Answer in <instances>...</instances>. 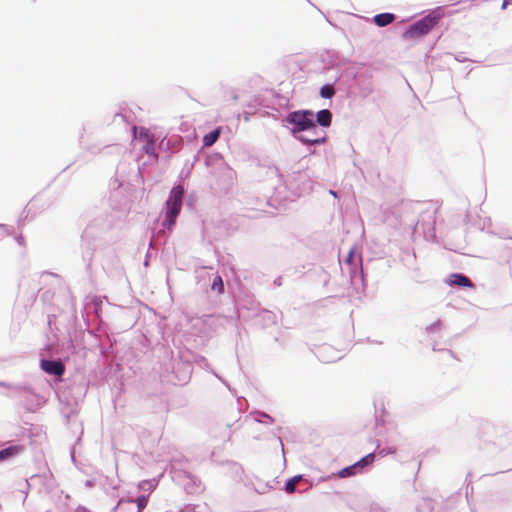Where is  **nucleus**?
I'll list each match as a JSON object with an SVG mask.
<instances>
[{"mask_svg": "<svg viewBox=\"0 0 512 512\" xmlns=\"http://www.w3.org/2000/svg\"><path fill=\"white\" fill-rule=\"evenodd\" d=\"M444 14L440 9L434 10L417 22L409 26L403 33V38L414 40L427 35L443 18Z\"/></svg>", "mask_w": 512, "mask_h": 512, "instance_id": "obj_1", "label": "nucleus"}, {"mask_svg": "<svg viewBox=\"0 0 512 512\" xmlns=\"http://www.w3.org/2000/svg\"><path fill=\"white\" fill-rule=\"evenodd\" d=\"M183 196V186L177 185L172 188L166 201V219L163 222V225L166 226L169 230H171L175 225L176 218L181 211Z\"/></svg>", "mask_w": 512, "mask_h": 512, "instance_id": "obj_2", "label": "nucleus"}, {"mask_svg": "<svg viewBox=\"0 0 512 512\" xmlns=\"http://www.w3.org/2000/svg\"><path fill=\"white\" fill-rule=\"evenodd\" d=\"M286 121L293 126L291 131L294 135L304 131H312L316 134L314 113L310 110L293 111L288 114Z\"/></svg>", "mask_w": 512, "mask_h": 512, "instance_id": "obj_3", "label": "nucleus"}, {"mask_svg": "<svg viewBox=\"0 0 512 512\" xmlns=\"http://www.w3.org/2000/svg\"><path fill=\"white\" fill-rule=\"evenodd\" d=\"M40 367L50 375L62 376L65 372V366L61 361L41 360Z\"/></svg>", "mask_w": 512, "mask_h": 512, "instance_id": "obj_4", "label": "nucleus"}, {"mask_svg": "<svg viewBox=\"0 0 512 512\" xmlns=\"http://www.w3.org/2000/svg\"><path fill=\"white\" fill-rule=\"evenodd\" d=\"M311 133V137H307L304 135H299L297 138L304 144H323L326 142V133L324 131H321V135H319L318 129L316 128V134H314L312 131H309Z\"/></svg>", "mask_w": 512, "mask_h": 512, "instance_id": "obj_5", "label": "nucleus"}, {"mask_svg": "<svg viewBox=\"0 0 512 512\" xmlns=\"http://www.w3.org/2000/svg\"><path fill=\"white\" fill-rule=\"evenodd\" d=\"M449 283L451 285H457L462 287H473L471 280L463 274H451Z\"/></svg>", "mask_w": 512, "mask_h": 512, "instance_id": "obj_6", "label": "nucleus"}, {"mask_svg": "<svg viewBox=\"0 0 512 512\" xmlns=\"http://www.w3.org/2000/svg\"><path fill=\"white\" fill-rule=\"evenodd\" d=\"M395 20V15L392 13H382L374 17V22L379 27H384L391 24Z\"/></svg>", "mask_w": 512, "mask_h": 512, "instance_id": "obj_7", "label": "nucleus"}, {"mask_svg": "<svg viewBox=\"0 0 512 512\" xmlns=\"http://www.w3.org/2000/svg\"><path fill=\"white\" fill-rule=\"evenodd\" d=\"M24 450L23 446L15 445L0 451V461L13 457Z\"/></svg>", "mask_w": 512, "mask_h": 512, "instance_id": "obj_8", "label": "nucleus"}, {"mask_svg": "<svg viewBox=\"0 0 512 512\" xmlns=\"http://www.w3.org/2000/svg\"><path fill=\"white\" fill-rule=\"evenodd\" d=\"M317 122L323 127H329L332 122V114L329 110L323 109L317 113Z\"/></svg>", "mask_w": 512, "mask_h": 512, "instance_id": "obj_9", "label": "nucleus"}, {"mask_svg": "<svg viewBox=\"0 0 512 512\" xmlns=\"http://www.w3.org/2000/svg\"><path fill=\"white\" fill-rule=\"evenodd\" d=\"M374 460H375V454L369 453L366 456H364L363 458H361L359 461L354 463V466H356V469L358 470V472L361 473V471L365 467L371 465L374 462Z\"/></svg>", "mask_w": 512, "mask_h": 512, "instance_id": "obj_10", "label": "nucleus"}, {"mask_svg": "<svg viewBox=\"0 0 512 512\" xmlns=\"http://www.w3.org/2000/svg\"><path fill=\"white\" fill-rule=\"evenodd\" d=\"M220 128L215 129L203 138V144L206 147L212 146L219 138Z\"/></svg>", "mask_w": 512, "mask_h": 512, "instance_id": "obj_11", "label": "nucleus"}, {"mask_svg": "<svg viewBox=\"0 0 512 512\" xmlns=\"http://www.w3.org/2000/svg\"><path fill=\"white\" fill-rule=\"evenodd\" d=\"M358 470L356 469V466L351 465V466H348L346 468H343L342 470H340L338 472V477L340 478H346V477H350V476H354L356 474H358Z\"/></svg>", "mask_w": 512, "mask_h": 512, "instance_id": "obj_12", "label": "nucleus"}, {"mask_svg": "<svg viewBox=\"0 0 512 512\" xmlns=\"http://www.w3.org/2000/svg\"><path fill=\"white\" fill-rule=\"evenodd\" d=\"M335 94V89L332 85H324L320 89V95L323 98H332Z\"/></svg>", "mask_w": 512, "mask_h": 512, "instance_id": "obj_13", "label": "nucleus"}, {"mask_svg": "<svg viewBox=\"0 0 512 512\" xmlns=\"http://www.w3.org/2000/svg\"><path fill=\"white\" fill-rule=\"evenodd\" d=\"M301 479L300 476H295L293 478H291L287 483H286V486H285V490L287 493H293L295 491V488H296V484L299 482V480Z\"/></svg>", "mask_w": 512, "mask_h": 512, "instance_id": "obj_14", "label": "nucleus"}, {"mask_svg": "<svg viewBox=\"0 0 512 512\" xmlns=\"http://www.w3.org/2000/svg\"><path fill=\"white\" fill-rule=\"evenodd\" d=\"M138 512H142L143 509L146 508L148 504V497L147 496H139L136 500Z\"/></svg>", "mask_w": 512, "mask_h": 512, "instance_id": "obj_15", "label": "nucleus"}, {"mask_svg": "<svg viewBox=\"0 0 512 512\" xmlns=\"http://www.w3.org/2000/svg\"><path fill=\"white\" fill-rule=\"evenodd\" d=\"M212 289L213 290L217 289L219 293L223 292L224 285H223L222 278L220 276H216L214 278V281H213V284H212Z\"/></svg>", "mask_w": 512, "mask_h": 512, "instance_id": "obj_16", "label": "nucleus"}, {"mask_svg": "<svg viewBox=\"0 0 512 512\" xmlns=\"http://www.w3.org/2000/svg\"><path fill=\"white\" fill-rule=\"evenodd\" d=\"M139 137L147 140L148 142H152L150 139V132L147 129L141 128L139 132Z\"/></svg>", "mask_w": 512, "mask_h": 512, "instance_id": "obj_17", "label": "nucleus"}, {"mask_svg": "<svg viewBox=\"0 0 512 512\" xmlns=\"http://www.w3.org/2000/svg\"><path fill=\"white\" fill-rule=\"evenodd\" d=\"M389 453L393 454V453H395V450H392V449H388V450L382 449V450L379 451V455L382 456V457L386 456Z\"/></svg>", "mask_w": 512, "mask_h": 512, "instance_id": "obj_18", "label": "nucleus"}, {"mask_svg": "<svg viewBox=\"0 0 512 512\" xmlns=\"http://www.w3.org/2000/svg\"><path fill=\"white\" fill-rule=\"evenodd\" d=\"M510 4H512V0H503L502 9H505Z\"/></svg>", "mask_w": 512, "mask_h": 512, "instance_id": "obj_19", "label": "nucleus"}, {"mask_svg": "<svg viewBox=\"0 0 512 512\" xmlns=\"http://www.w3.org/2000/svg\"><path fill=\"white\" fill-rule=\"evenodd\" d=\"M330 194H332L334 197H337L336 192H334L333 190H330Z\"/></svg>", "mask_w": 512, "mask_h": 512, "instance_id": "obj_20", "label": "nucleus"}]
</instances>
